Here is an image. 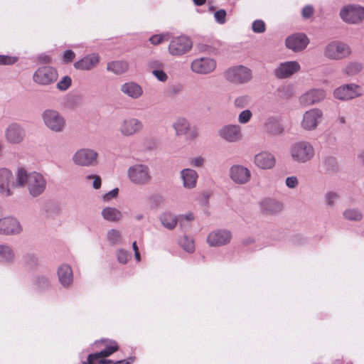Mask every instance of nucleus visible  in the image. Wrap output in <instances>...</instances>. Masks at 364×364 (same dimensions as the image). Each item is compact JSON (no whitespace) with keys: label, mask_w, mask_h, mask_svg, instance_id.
I'll return each instance as SVG.
<instances>
[{"label":"nucleus","mask_w":364,"mask_h":364,"mask_svg":"<svg viewBox=\"0 0 364 364\" xmlns=\"http://www.w3.org/2000/svg\"><path fill=\"white\" fill-rule=\"evenodd\" d=\"M16 184L19 188H26L31 197L38 198L46 191L47 180L40 172L28 171L24 168H18Z\"/></svg>","instance_id":"obj_1"},{"label":"nucleus","mask_w":364,"mask_h":364,"mask_svg":"<svg viewBox=\"0 0 364 364\" xmlns=\"http://www.w3.org/2000/svg\"><path fill=\"white\" fill-rule=\"evenodd\" d=\"M289 155L292 162L304 164L311 161L315 158L316 149L309 141L300 139L290 145Z\"/></svg>","instance_id":"obj_2"},{"label":"nucleus","mask_w":364,"mask_h":364,"mask_svg":"<svg viewBox=\"0 0 364 364\" xmlns=\"http://www.w3.org/2000/svg\"><path fill=\"white\" fill-rule=\"evenodd\" d=\"M352 51L346 43L333 41L328 43L323 48V56L331 60H341L348 58Z\"/></svg>","instance_id":"obj_3"},{"label":"nucleus","mask_w":364,"mask_h":364,"mask_svg":"<svg viewBox=\"0 0 364 364\" xmlns=\"http://www.w3.org/2000/svg\"><path fill=\"white\" fill-rule=\"evenodd\" d=\"M127 178L136 186H146L152 178L149 166L144 164L130 166L127 169Z\"/></svg>","instance_id":"obj_4"},{"label":"nucleus","mask_w":364,"mask_h":364,"mask_svg":"<svg viewBox=\"0 0 364 364\" xmlns=\"http://www.w3.org/2000/svg\"><path fill=\"white\" fill-rule=\"evenodd\" d=\"M42 119L46 127L54 133H61L66 127V120L58 111L48 109L43 112Z\"/></svg>","instance_id":"obj_5"},{"label":"nucleus","mask_w":364,"mask_h":364,"mask_svg":"<svg viewBox=\"0 0 364 364\" xmlns=\"http://www.w3.org/2000/svg\"><path fill=\"white\" fill-rule=\"evenodd\" d=\"M174 134L177 137L186 136L188 141H194L198 137L197 128L192 126L186 117H178L171 125Z\"/></svg>","instance_id":"obj_6"},{"label":"nucleus","mask_w":364,"mask_h":364,"mask_svg":"<svg viewBox=\"0 0 364 364\" xmlns=\"http://www.w3.org/2000/svg\"><path fill=\"white\" fill-rule=\"evenodd\" d=\"M17 183V171L14 176L12 171L6 168H0V195L3 197L13 196V188H19Z\"/></svg>","instance_id":"obj_7"},{"label":"nucleus","mask_w":364,"mask_h":364,"mask_svg":"<svg viewBox=\"0 0 364 364\" xmlns=\"http://www.w3.org/2000/svg\"><path fill=\"white\" fill-rule=\"evenodd\" d=\"M218 137L230 144H235L243 139L242 127L237 124H228L222 126L217 131Z\"/></svg>","instance_id":"obj_8"},{"label":"nucleus","mask_w":364,"mask_h":364,"mask_svg":"<svg viewBox=\"0 0 364 364\" xmlns=\"http://www.w3.org/2000/svg\"><path fill=\"white\" fill-rule=\"evenodd\" d=\"M4 136L9 144L20 145L25 141L26 132L21 124L12 122L5 128Z\"/></svg>","instance_id":"obj_9"},{"label":"nucleus","mask_w":364,"mask_h":364,"mask_svg":"<svg viewBox=\"0 0 364 364\" xmlns=\"http://www.w3.org/2000/svg\"><path fill=\"white\" fill-rule=\"evenodd\" d=\"M227 80L235 84H245L252 78V70L245 66L238 65L228 68L225 72Z\"/></svg>","instance_id":"obj_10"},{"label":"nucleus","mask_w":364,"mask_h":364,"mask_svg":"<svg viewBox=\"0 0 364 364\" xmlns=\"http://www.w3.org/2000/svg\"><path fill=\"white\" fill-rule=\"evenodd\" d=\"M323 118V112L318 108H311L306 111L302 116L300 126L304 131L315 130Z\"/></svg>","instance_id":"obj_11"},{"label":"nucleus","mask_w":364,"mask_h":364,"mask_svg":"<svg viewBox=\"0 0 364 364\" xmlns=\"http://www.w3.org/2000/svg\"><path fill=\"white\" fill-rule=\"evenodd\" d=\"M230 179L236 185L247 184L252 179V173L248 167L242 164H233L228 171Z\"/></svg>","instance_id":"obj_12"},{"label":"nucleus","mask_w":364,"mask_h":364,"mask_svg":"<svg viewBox=\"0 0 364 364\" xmlns=\"http://www.w3.org/2000/svg\"><path fill=\"white\" fill-rule=\"evenodd\" d=\"M23 230V226L18 218L6 216L0 218V235L15 236L20 235Z\"/></svg>","instance_id":"obj_13"},{"label":"nucleus","mask_w":364,"mask_h":364,"mask_svg":"<svg viewBox=\"0 0 364 364\" xmlns=\"http://www.w3.org/2000/svg\"><path fill=\"white\" fill-rule=\"evenodd\" d=\"M58 79V73L55 68L50 66H42L38 68L33 75V80L39 85H49L55 82Z\"/></svg>","instance_id":"obj_14"},{"label":"nucleus","mask_w":364,"mask_h":364,"mask_svg":"<svg viewBox=\"0 0 364 364\" xmlns=\"http://www.w3.org/2000/svg\"><path fill=\"white\" fill-rule=\"evenodd\" d=\"M362 95V89L360 85L355 83L344 84L333 91V96L336 99L348 101Z\"/></svg>","instance_id":"obj_15"},{"label":"nucleus","mask_w":364,"mask_h":364,"mask_svg":"<svg viewBox=\"0 0 364 364\" xmlns=\"http://www.w3.org/2000/svg\"><path fill=\"white\" fill-rule=\"evenodd\" d=\"M340 16L348 23L358 24L364 19V8L358 5H347L341 10Z\"/></svg>","instance_id":"obj_16"},{"label":"nucleus","mask_w":364,"mask_h":364,"mask_svg":"<svg viewBox=\"0 0 364 364\" xmlns=\"http://www.w3.org/2000/svg\"><path fill=\"white\" fill-rule=\"evenodd\" d=\"M301 65L296 60H287L279 63L273 70V74L277 79H287L298 73Z\"/></svg>","instance_id":"obj_17"},{"label":"nucleus","mask_w":364,"mask_h":364,"mask_svg":"<svg viewBox=\"0 0 364 364\" xmlns=\"http://www.w3.org/2000/svg\"><path fill=\"white\" fill-rule=\"evenodd\" d=\"M142 122L136 117H125L119 123V132L125 137L132 136L143 129Z\"/></svg>","instance_id":"obj_18"},{"label":"nucleus","mask_w":364,"mask_h":364,"mask_svg":"<svg viewBox=\"0 0 364 364\" xmlns=\"http://www.w3.org/2000/svg\"><path fill=\"white\" fill-rule=\"evenodd\" d=\"M191 40L187 36L173 38L169 43L168 52L171 55L180 56L188 53L192 48Z\"/></svg>","instance_id":"obj_19"},{"label":"nucleus","mask_w":364,"mask_h":364,"mask_svg":"<svg viewBox=\"0 0 364 364\" xmlns=\"http://www.w3.org/2000/svg\"><path fill=\"white\" fill-rule=\"evenodd\" d=\"M232 237V232L230 230L218 229L208 235L207 242L210 247H221L229 244Z\"/></svg>","instance_id":"obj_20"},{"label":"nucleus","mask_w":364,"mask_h":364,"mask_svg":"<svg viewBox=\"0 0 364 364\" xmlns=\"http://www.w3.org/2000/svg\"><path fill=\"white\" fill-rule=\"evenodd\" d=\"M309 43V39L305 33H296L288 36L285 40L286 47L294 52L304 50Z\"/></svg>","instance_id":"obj_21"},{"label":"nucleus","mask_w":364,"mask_h":364,"mask_svg":"<svg viewBox=\"0 0 364 364\" xmlns=\"http://www.w3.org/2000/svg\"><path fill=\"white\" fill-rule=\"evenodd\" d=\"M263 130L269 137H281L285 134L284 125L275 117H270L266 119L263 124Z\"/></svg>","instance_id":"obj_22"},{"label":"nucleus","mask_w":364,"mask_h":364,"mask_svg":"<svg viewBox=\"0 0 364 364\" xmlns=\"http://www.w3.org/2000/svg\"><path fill=\"white\" fill-rule=\"evenodd\" d=\"M216 68V62L210 58L195 59L191 64V70L199 75H208Z\"/></svg>","instance_id":"obj_23"},{"label":"nucleus","mask_w":364,"mask_h":364,"mask_svg":"<svg viewBox=\"0 0 364 364\" xmlns=\"http://www.w3.org/2000/svg\"><path fill=\"white\" fill-rule=\"evenodd\" d=\"M179 179L186 190H193L197 186L199 175L191 168H184L179 171Z\"/></svg>","instance_id":"obj_24"},{"label":"nucleus","mask_w":364,"mask_h":364,"mask_svg":"<svg viewBox=\"0 0 364 364\" xmlns=\"http://www.w3.org/2000/svg\"><path fill=\"white\" fill-rule=\"evenodd\" d=\"M253 162L258 168L267 170L275 166L276 158L272 153L262 151L254 156Z\"/></svg>","instance_id":"obj_25"},{"label":"nucleus","mask_w":364,"mask_h":364,"mask_svg":"<svg viewBox=\"0 0 364 364\" xmlns=\"http://www.w3.org/2000/svg\"><path fill=\"white\" fill-rule=\"evenodd\" d=\"M326 92L323 89H311L299 97V102L302 105L310 106L320 102L325 99Z\"/></svg>","instance_id":"obj_26"},{"label":"nucleus","mask_w":364,"mask_h":364,"mask_svg":"<svg viewBox=\"0 0 364 364\" xmlns=\"http://www.w3.org/2000/svg\"><path fill=\"white\" fill-rule=\"evenodd\" d=\"M120 91L132 100L139 99L144 95L142 86L134 81H128L121 85Z\"/></svg>","instance_id":"obj_27"},{"label":"nucleus","mask_w":364,"mask_h":364,"mask_svg":"<svg viewBox=\"0 0 364 364\" xmlns=\"http://www.w3.org/2000/svg\"><path fill=\"white\" fill-rule=\"evenodd\" d=\"M259 207L264 214L276 215L282 210L283 204L274 198H266L259 202Z\"/></svg>","instance_id":"obj_28"},{"label":"nucleus","mask_w":364,"mask_h":364,"mask_svg":"<svg viewBox=\"0 0 364 364\" xmlns=\"http://www.w3.org/2000/svg\"><path fill=\"white\" fill-rule=\"evenodd\" d=\"M58 279L62 287H70L73 282V272L71 267L67 264H62L57 271Z\"/></svg>","instance_id":"obj_29"},{"label":"nucleus","mask_w":364,"mask_h":364,"mask_svg":"<svg viewBox=\"0 0 364 364\" xmlns=\"http://www.w3.org/2000/svg\"><path fill=\"white\" fill-rule=\"evenodd\" d=\"M73 160L78 166H90L91 164V151L89 149H81L73 155Z\"/></svg>","instance_id":"obj_30"},{"label":"nucleus","mask_w":364,"mask_h":364,"mask_svg":"<svg viewBox=\"0 0 364 364\" xmlns=\"http://www.w3.org/2000/svg\"><path fill=\"white\" fill-rule=\"evenodd\" d=\"M21 264L26 269L33 270L40 264L39 257L35 252H26L21 257Z\"/></svg>","instance_id":"obj_31"},{"label":"nucleus","mask_w":364,"mask_h":364,"mask_svg":"<svg viewBox=\"0 0 364 364\" xmlns=\"http://www.w3.org/2000/svg\"><path fill=\"white\" fill-rule=\"evenodd\" d=\"M107 69L115 75H120L129 70V64L126 60H114L107 64Z\"/></svg>","instance_id":"obj_32"},{"label":"nucleus","mask_w":364,"mask_h":364,"mask_svg":"<svg viewBox=\"0 0 364 364\" xmlns=\"http://www.w3.org/2000/svg\"><path fill=\"white\" fill-rule=\"evenodd\" d=\"M16 259L13 248L7 244H0V263L11 264Z\"/></svg>","instance_id":"obj_33"},{"label":"nucleus","mask_w":364,"mask_h":364,"mask_svg":"<svg viewBox=\"0 0 364 364\" xmlns=\"http://www.w3.org/2000/svg\"><path fill=\"white\" fill-rule=\"evenodd\" d=\"M159 220L161 225L169 230H173L178 224V218L173 213L166 211L159 216Z\"/></svg>","instance_id":"obj_34"},{"label":"nucleus","mask_w":364,"mask_h":364,"mask_svg":"<svg viewBox=\"0 0 364 364\" xmlns=\"http://www.w3.org/2000/svg\"><path fill=\"white\" fill-rule=\"evenodd\" d=\"M102 216L108 222L117 223L122 218V213L116 208L107 207L102 209Z\"/></svg>","instance_id":"obj_35"},{"label":"nucleus","mask_w":364,"mask_h":364,"mask_svg":"<svg viewBox=\"0 0 364 364\" xmlns=\"http://www.w3.org/2000/svg\"><path fill=\"white\" fill-rule=\"evenodd\" d=\"M106 348L100 353H92V364L94 361L97 360L100 358H105L109 356L113 353L118 350V346L114 341H107L105 344Z\"/></svg>","instance_id":"obj_36"},{"label":"nucleus","mask_w":364,"mask_h":364,"mask_svg":"<svg viewBox=\"0 0 364 364\" xmlns=\"http://www.w3.org/2000/svg\"><path fill=\"white\" fill-rule=\"evenodd\" d=\"M363 69V65L358 61L348 62L343 68V73L348 77H353L358 75Z\"/></svg>","instance_id":"obj_37"},{"label":"nucleus","mask_w":364,"mask_h":364,"mask_svg":"<svg viewBox=\"0 0 364 364\" xmlns=\"http://www.w3.org/2000/svg\"><path fill=\"white\" fill-rule=\"evenodd\" d=\"M343 216L345 220L352 222H359L362 220L363 214L358 208H348L343 211Z\"/></svg>","instance_id":"obj_38"},{"label":"nucleus","mask_w":364,"mask_h":364,"mask_svg":"<svg viewBox=\"0 0 364 364\" xmlns=\"http://www.w3.org/2000/svg\"><path fill=\"white\" fill-rule=\"evenodd\" d=\"M107 240L112 245H120L122 242V234L118 230H109L107 232Z\"/></svg>","instance_id":"obj_39"},{"label":"nucleus","mask_w":364,"mask_h":364,"mask_svg":"<svg viewBox=\"0 0 364 364\" xmlns=\"http://www.w3.org/2000/svg\"><path fill=\"white\" fill-rule=\"evenodd\" d=\"M205 164V159L200 155L191 156L188 159V168H202Z\"/></svg>","instance_id":"obj_40"},{"label":"nucleus","mask_w":364,"mask_h":364,"mask_svg":"<svg viewBox=\"0 0 364 364\" xmlns=\"http://www.w3.org/2000/svg\"><path fill=\"white\" fill-rule=\"evenodd\" d=\"M252 103V97L248 95H243L237 97L234 100L235 107L242 109L248 107Z\"/></svg>","instance_id":"obj_41"},{"label":"nucleus","mask_w":364,"mask_h":364,"mask_svg":"<svg viewBox=\"0 0 364 364\" xmlns=\"http://www.w3.org/2000/svg\"><path fill=\"white\" fill-rule=\"evenodd\" d=\"M180 245L187 252L192 253L195 250L193 240L188 236H183L179 241Z\"/></svg>","instance_id":"obj_42"},{"label":"nucleus","mask_w":364,"mask_h":364,"mask_svg":"<svg viewBox=\"0 0 364 364\" xmlns=\"http://www.w3.org/2000/svg\"><path fill=\"white\" fill-rule=\"evenodd\" d=\"M339 196L337 193L329 191L327 192L324 196L325 205L327 207H333L338 202Z\"/></svg>","instance_id":"obj_43"},{"label":"nucleus","mask_w":364,"mask_h":364,"mask_svg":"<svg viewBox=\"0 0 364 364\" xmlns=\"http://www.w3.org/2000/svg\"><path fill=\"white\" fill-rule=\"evenodd\" d=\"M116 255L117 261L123 264H127L131 257V255L128 251L122 248L117 250Z\"/></svg>","instance_id":"obj_44"},{"label":"nucleus","mask_w":364,"mask_h":364,"mask_svg":"<svg viewBox=\"0 0 364 364\" xmlns=\"http://www.w3.org/2000/svg\"><path fill=\"white\" fill-rule=\"evenodd\" d=\"M252 117V112L250 109L242 111L238 115V122L245 124L249 122Z\"/></svg>","instance_id":"obj_45"},{"label":"nucleus","mask_w":364,"mask_h":364,"mask_svg":"<svg viewBox=\"0 0 364 364\" xmlns=\"http://www.w3.org/2000/svg\"><path fill=\"white\" fill-rule=\"evenodd\" d=\"M72 80L69 76H64L58 83L57 88L61 91H65L71 85Z\"/></svg>","instance_id":"obj_46"},{"label":"nucleus","mask_w":364,"mask_h":364,"mask_svg":"<svg viewBox=\"0 0 364 364\" xmlns=\"http://www.w3.org/2000/svg\"><path fill=\"white\" fill-rule=\"evenodd\" d=\"M77 69L89 70L91 68V58L86 57L75 63Z\"/></svg>","instance_id":"obj_47"},{"label":"nucleus","mask_w":364,"mask_h":364,"mask_svg":"<svg viewBox=\"0 0 364 364\" xmlns=\"http://www.w3.org/2000/svg\"><path fill=\"white\" fill-rule=\"evenodd\" d=\"M168 39V36L167 34H158L151 36L149 38V41L151 44L156 46L163 43L164 41H166Z\"/></svg>","instance_id":"obj_48"},{"label":"nucleus","mask_w":364,"mask_h":364,"mask_svg":"<svg viewBox=\"0 0 364 364\" xmlns=\"http://www.w3.org/2000/svg\"><path fill=\"white\" fill-rule=\"evenodd\" d=\"M151 73L159 82H165L168 80V75L162 69L154 70Z\"/></svg>","instance_id":"obj_49"},{"label":"nucleus","mask_w":364,"mask_h":364,"mask_svg":"<svg viewBox=\"0 0 364 364\" xmlns=\"http://www.w3.org/2000/svg\"><path fill=\"white\" fill-rule=\"evenodd\" d=\"M299 181L296 176H291L286 178L285 184L291 189H294L299 186Z\"/></svg>","instance_id":"obj_50"},{"label":"nucleus","mask_w":364,"mask_h":364,"mask_svg":"<svg viewBox=\"0 0 364 364\" xmlns=\"http://www.w3.org/2000/svg\"><path fill=\"white\" fill-rule=\"evenodd\" d=\"M252 30L255 33H261L265 31V24L261 20L255 21L252 23Z\"/></svg>","instance_id":"obj_51"},{"label":"nucleus","mask_w":364,"mask_h":364,"mask_svg":"<svg viewBox=\"0 0 364 364\" xmlns=\"http://www.w3.org/2000/svg\"><path fill=\"white\" fill-rule=\"evenodd\" d=\"M214 17L218 23L223 24L226 20V11L224 9H220L214 14Z\"/></svg>","instance_id":"obj_52"},{"label":"nucleus","mask_w":364,"mask_h":364,"mask_svg":"<svg viewBox=\"0 0 364 364\" xmlns=\"http://www.w3.org/2000/svg\"><path fill=\"white\" fill-rule=\"evenodd\" d=\"M17 61V58L0 55V65H13Z\"/></svg>","instance_id":"obj_53"},{"label":"nucleus","mask_w":364,"mask_h":364,"mask_svg":"<svg viewBox=\"0 0 364 364\" xmlns=\"http://www.w3.org/2000/svg\"><path fill=\"white\" fill-rule=\"evenodd\" d=\"M119 189L114 188L108 193H105L102 196V200L104 202H109L111 200L116 198L118 196Z\"/></svg>","instance_id":"obj_54"},{"label":"nucleus","mask_w":364,"mask_h":364,"mask_svg":"<svg viewBox=\"0 0 364 364\" xmlns=\"http://www.w3.org/2000/svg\"><path fill=\"white\" fill-rule=\"evenodd\" d=\"M149 68L154 71V70H161L164 68V63L159 60H151L148 63Z\"/></svg>","instance_id":"obj_55"},{"label":"nucleus","mask_w":364,"mask_h":364,"mask_svg":"<svg viewBox=\"0 0 364 364\" xmlns=\"http://www.w3.org/2000/svg\"><path fill=\"white\" fill-rule=\"evenodd\" d=\"M75 53L71 50H67L63 54V60L65 63H69L73 60L75 58Z\"/></svg>","instance_id":"obj_56"},{"label":"nucleus","mask_w":364,"mask_h":364,"mask_svg":"<svg viewBox=\"0 0 364 364\" xmlns=\"http://www.w3.org/2000/svg\"><path fill=\"white\" fill-rule=\"evenodd\" d=\"M314 12L313 7L311 6H306L302 9V16L305 18H308L312 16Z\"/></svg>","instance_id":"obj_57"},{"label":"nucleus","mask_w":364,"mask_h":364,"mask_svg":"<svg viewBox=\"0 0 364 364\" xmlns=\"http://www.w3.org/2000/svg\"><path fill=\"white\" fill-rule=\"evenodd\" d=\"M101 178L97 175H92V187L95 189H98L101 186Z\"/></svg>","instance_id":"obj_58"},{"label":"nucleus","mask_w":364,"mask_h":364,"mask_svg":"<svg viewBox=\"0 0 364 364\" xmlns=\"http://www.w3.org/2000/svg\"><path fill=\"white\" fill-rule=\"evenodd\" d=\"M181 221L180 223H182V220H185L186 221H192L195 219L194 214L193 213H186L183 215H181L180 217Z\"/></svg>","instance_id":"obj_59"},{"label":"nucleus","mask_w":364,"mask_h":364,"mask_svg":"<svg viewBox=\"0 0 364 364\" xmlns=\"http://www.w3.org/2000/svg\"><path fill=\"white\" fill-rule=\"evenodd\" d=\"M183 90V87L181 85H176L172 86L171 92L173 95L179 94Z\"/></svg>","instance_id":"obj_60"},{"label":"nucleus","mask_w":364,"mask_h":364,"mask_svg":"<svg viewBox=\"0 0 364 364\" xmlns=\"http://www.w3.org/2000/svg\"><path fill=\"white\" fill-rule=\"evenodd\" d=\"M194 4L197 6H201V5H203L206 0H193Z\"/></svg>","instance_id":"obj_61"},{"label":"nucleus","mask_w":364,"mask_h":364,"mask_svg":"<svg viewBox=\"0 0 364 364\" xmlns=\"http://www.w3.org/2000/svg\"><path fill=\"white\" fill-rule=\"evenodd\" d=\"M99 60H100V58H99L98 55L92 54V65L95 63H98Z\"/></svg>","instance_id":"obj_62"},{"label":"nucleus","mask_w":364,"mask_h":364,"mask_svg":"<svg viewBox=\"0 0 364 364\" xmlns=\"http://www.w3.org/2000/svg\"><path fill=\"white\" fill-rule=\"evenodd\" d=\"M114 364H129V362L126 360H122L115 362Z\"/></svg>","instance_id":"obj_63"},{"label":"nucleus","mask_w":364,"mask_h":364,"mask_svg":"<svg viewBox=\"0 0 364 364\" xmlns=\"http://www.w3.org/2000/svg\"><path fill=\"white\" fill-rule=\"evenodd\" d=\"M358 158L364 164V150L359 154Z\"/></svg>","instance_id":"obj_64"}]
</instances>
